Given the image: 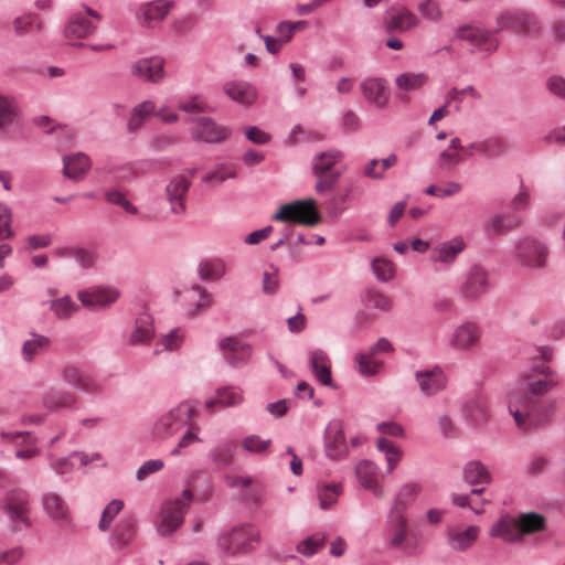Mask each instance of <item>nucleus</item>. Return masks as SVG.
Returning a JSON list of instances; mask_svg holds the SVG:
<instances>
[{
    "label": "nucleus",
    "mask_w": 565,
    "mask_h": 565,
    "mask_svg": "<svg viewBox=\"0 0 565 565\" xmlns=\"http://www.w3.org/2000/svg\"><path fill=\"white\" fill-rule=\"evenodd\" d=\"M556 383L552 380H537L529 382L522 390L513 391L509 396V411L519 428L527 427V419L532 415L536 396L546 393Z\"/></svg>",
    "instance_id": "f257e3e1"
},
{
    "label": "nucleus",
    "mask_w": 565,
    "mask_h": 565,
    "mask_svg": "<svg viewBox=\"0 0 565 565\" xmlns=\"http://www.w3.org/2000/svg\"><path fill=\"white\" fill-rule=\"evenodd\" d=\"M191 501L192 492L185 489L180 497L162 504L156 523L159 535H171L181 526Z\"/></svg>",
    "instance_id": "f03ea898"
},
{
    "label": "nucleus",
    "mask_w": 565,
    "mask_h": 565,
    "mask_svg": "<svg viewBox=\"0 0 565 565\" xmlns=\"http://www.w3.org/2000/svg\"><path fill=\"white\" fill-rule=\"evenodd\" d=\"M387 544L392 548L399 550L407 555H413L420 546L422 539L418 533L409 530L406 516L388 514Z\"/></svg>",
    "instance_id": "7ed1b4c3"
},
{
    "label": "nucleus",
    "mask_w": 565,
    "mask_h": 565,
    "mask_svg": "<svg viewBox=\"0 0 565 565\" xmlns=\"http://www.w3.org/2000/svg\"><path fill=\"white\" fill-rule=\"evenodd\" d=\"M273 220L315 226L320 222V214L316 201L308 199L281 205Z\"/></svg>",
    "instance_id": "20e7f679"
},
{
    "label": "nucleus",
    "mask_w": 565,
    "mask_h": 565,
    "mask_svg": "<svg viewBox=\"0 0 565 565\" xmlns=\"http://www.w3.org/2000/svg\"><path fill=\"white\" fill-rule=\"evenodd\" d=\"M259 540L258 531L252 525H241L220 535L218 548L227 555L247 553L252 550V542Z\"/></svg>",
    "instance_id": "39448f33"
},
{
    "label": "nucleus",
    "mask_w": 565,
    "mask_h": 565,
    "mask_svg": "<svg viewBox=\"0 0 565 565\" xmlns=\"http://www.w3.org/2000/svg\"><path fill=\"white\" fill-rule=\"evenodd\" d=\"M194 415L195 404L183 402L158 419L153 433L158 438L170 437L186 425Z\"/></svg>",
    "instance_id": "423d86ee"
},
{
    "label": "nucleus",
    "mask_w": 565,
    "mask_h": 565,
    "mask_svg": "<svg viewBox=\"0 0 565 565\" xmlns=\"http://www.w3.org/2000/svg\"><path fill=\"white\" fill-rule=\"evenodd\" d=\"M503 30H511L522 35H534L541 31V24L533 14L526 11L510 10L500 13L497 18L495 32Z\"/></svg>",
    "instance_id": "0eeeda50"
},
{
    "label": "nucleus",
    "mask_w": 565,
    "mask_h": 565,
    "mask_svg": "<svg viewBox=\"0 0 565 565\" xmlns=\"http://www.w3.org/2000/svg\"><path fill=\"white\" fill-rule=\"evenodd\" d=\"M548 256L547 246L533 237L520 239L514 249V259L527 268L544 267Z\"/></svg>",
    "instance_id": "6e6552de"
},
{
    "label": "nucleus",
    "mask_w": 565,
    "mask_h": 565,
    "mask_svg": "<svg viewBox=\"0 0 565 565\" xmlns=\"http://www.w3.org/2000/svg\"><path fill=\"white\" fill-rule=\"evenodd\" d=\"M482 337L481 327L472 321L458 324L448 335L447 344L451 350L471 352L479 348Z\"/></svg>",
    "instance_id": "1a4fd4ad"
},
{
    "label": "nucleus",
    "mask_w": 565,
    "mask_h": 565,
    "mask_svg": "<svg viewBox=\"0 0 565 565\" xmlns=\"http://www.w3.org/2000/svg\"><path fill=\"white\" fill-rule=\"evenodd\" d=\"M355 477L360 486L371 492L375 498L383 499L385 497V490L382 483L384 475L375 462L367 459L361 460L355 466Z\"/></svg>",
    "instance_id": "9d476101"
},
{
    "label": "nucleus",
    "mask_w": 565,
    "mask_h": 565,
    "mask_svg": "<svg viewBox=\"0 0 565 565\" xmlns=\"http://www.w3.org/2000/svg\"><path fill=\"white\" fill-rule=\"evenodd\" d=\"M456 38L488 53H492L498 49V41L493 32L478 24H465L459 26L456 30Z\"/></svg>",
    "instance_id": "9b49d317"
},
{
    "label": "nucleus",
    "mask_w": 565,
    "mask_h": 565,
    "mask_svg": "<svg viewBox=\"0 0 565 565\" xmlns=\"http://www.w3.org/2000/svg\"><path fill=\"white\" fill-rule=\"evenodd\" d=\"M100 20V15L92 9L85 8V12H78L71 17L66 26L65 35L67 39L77 40L90 35Z\"/></svg>",
    "instance_id": "f8f14e48"
},
{
    "label": "nucleus",
    "mask_w": 565,
    "mask_h": 565,
    "mask_svg": "<svg viewBox=\"0 0 565 565\" xmlns=\"http://www.w3.org/2000/svg\"><path fill=\"white\" fill-rule=\"evenodd\" d=\"M120 292L113 287H89L77 292V299L88 309L107 308L118 300Z\"/></svg>",
    "instance_id": "ddd939ff"
},
{
    "label": "nucleus",
    "mask_w": 565,
    "mask_h": 565,
    "mask_svg": "<svg viewBox=\"0 0 565 565\" xmlns=\"http://www.w3.org/2000/svg\"><path fill=\"white\" fill-rule=\"evenodd\" d=\"M490 288L488 271L479 266H472L467 273L466 279L461 286V295L468 300H477Z\"/></svg>",
    "instance_id": "4468645a"
},
{
    "label": "nucleus",
    "mask_w": 565,
    "mask_h": 565,
    "mask_svg": "<svg viewBox=\"0 0 565 565\" xmlns=\"http://www.w3.org/2000/svg\"><path fill=\"white\" fill-rule=\"evenodd\" d=\"M4 512L14 524L30 525L29 494L23 490H14L7 494Z\"/></svg>",
    "instance_id": "2eb2a0df"
},
{
    "label": "nucleus",
    "mask_w": 565,
    "mask_h": 565,
    "mask_svg": "<svg viewBox=\"0 0 565 565\" xmlns=\"http://www.w3.org/2000/svg\"><path fill=\"white\" fill-rule=\"evenodd\" d=\"M190 185V179L183 174L173 177L167 184L166 195L170 204V210L173 214L183 215L185 213V195Z\"/></svg>",
    "instance_id": "dca6fc26"
},
{
    "label": "nucleus",
    "mask_w": 565,
    "mask_h": 565,
    "mask_svg": "<svg viewBox=\"0 0 565 565\" xmlns=\"http://www.w3.org/2000/svg\"><path fill=\"white\" fill-rule=\"evenodd\" d=\"M172 6L173 2L167 0L143 3L137 10V21L145 28H154L164 20Z\"/></svg>",
    "instance_id": "f3484780"
},
{
    "label": "nucleus",
    "mask_w": 565,
    "mask_h": 565,
    "mask_svg": "<svg viewBox=\"0 0 565 565\" xmlns=\"http://www.w3.org/2000/svg\"><path fill=\"white\" fill-rule=\"evenodd\" d=\"M220 350L227 363L238 366L245 364L252 355V348L236 337L221 340Z\"/></svg>",
    "instance_id": "a211bd4d"
},
{
    "label": "nucleus",
    "mask_w": 565,
    "mask_h": 565,
    "mask_svg": "<svg viewBox=\"0 0 565 565\" xmlns=\"http://www.w3.org/2000/svg\"><path fill=\"white\" fill-rule=\"evenodd\" d=\"M62 376L66 383L85 393L98 394L102 392V385L95 377L74 365L65 366Z\"/></svg>",
    "instance_id": "6ab92c4d"
},
{
    "label": "nucleus",
    "mask_w": 565,
    "mask_h": 565,
    "mask_svg": "<svg viewBox=\"0 0 565 565\" xmlns=\"http://www.w3.org/2000/svg\"><path fill=\"white\" fill-rule=\"evenodd\" d=\"M224 94L243 106H252L258 97L255 86L245 81H228L223 85Z\"/></svg>",
    "instance_id": "aec40b11"
},
{
    "label": "nucleus",
    "mask_w": 565,
    "mask_h": 565,
    "mask_svg": "<svg viewBox=\"0 0 565 565\" xmlns=\"http://www.w3.org/2000/svg\"><path fill=\"white\" fill-rule=\"evenodd\" d=\"M226 484L230 488L238 489L246 501L259 503L263 495V486L250 476H231L225 477Z\"/></svg>",
    "instance_id": "412c9836"
},
{
    "label": "nucleus",
    "mask_w": 565,
    "mask_h": 565,
    "mask_svg": "<svg viewBox=\"0 0 565 565\" xmlns=\"http://www.w3.org/2000/svg\"><path fill=\"white\" fill-rule=\"evenodd\" d=\"M364 98L379 108H384L390 99V89L386 81L382 78H366L361 83Z\"/></svg>",
    "instance_id": "4be33fe9"
},
{
    "label": "nucleus",
    "mask_w": 565,
    "mask_h": 565,
    "mask_svg": "<svg viewBox=\"0 0 565 565\" xmlns=\"http://www.w3.org/2000/svg\"><path fill=\"white\" fill-rule=\"evenodd\" d=\"M416 381L422 393L426 396H431L443 391L447 383L446 375L440 367L418 371L416 373Z\"/></svg>",
    "instance_id": "5701e85b"
},
{
    "label": "nucleus",
    "mask_w": 565,
    "mask_h": 565,
    "mask_svg": "<svg viewBox=\"0 0 565 565\" xmlns=\"http://www.w3.org/2000/svg\"><path fill=\"white\" fill-rule=\"evenodd\" d=\"M131 74L142 81L157 83L163 78V62L160 58H140L131 65Z\"/></svg>",
    "instance_id": "b1692460"
},
{
    "label": "nucleus",
    "mask_w": 565,
    "mask_h": 565,
    "mask_svg": "<svg viewBox=\"0 0 565 565\" xmlns=\"http://www.w3.org/2000/svg\"><path fill=\"white\" fill-rule=\"evenodd\" d=\"M137 535V521L134 516L122 518L114 527L110 543L115 550L126 548Z\"/></svg>",
    "instance_id": "393cba45"
},
{
    "label": "nucleus",
    "mask_w": 565,
    "mask_h": 565,
    "mask_svg": "<svg viewBox=\"0 0 565 565\" xmlns=\"http://www.w3.org/2000/svg\"><path fill=\"white\" fill-rule=\"evenodd\" d=\"M42 504L45 513L58 524H68L71 522V511L66 502L55 492H49L43 495Z\"/></svg>",
    "instance_id": "a878e982"
},
{
    "label": "nucleus",
    "mask_w": 565,
    "mask_h": 565,
    "mask_svg": "<svg viewBox=\"0 0 565 565\" xmlns=\"http://www.w3.org/2000/svg\"><path fill=\"white\" fill-rule=\"evenodd\" d=\"M324 447L327 456L331 459H339L348 454L345 436L339 423L329 425Z\"/></svg>",
    "instance_id": "bb28decb"
},
{
    "label": "nucleus",
    "mask_w": 565,
    "mask_h": 565,
    "mask_svg": "<svg viewBox=\"0 0 565 565\" xmlns=\"http://www.w3.org/2000/svg\"><path fill=\"white\" fill-rule=\"evenodd\" d=\"M230 131L223 126H218L211 118L202 117L196 121L194 136L196 139L205 142H220L227 138Z\"/></svg>",
    "instance_id": "cd10ccee"
},
{
    "label": "nucleus",
    "mask_w": 565,
    "mask_h": 565,
    "mask_svg": "<svg viewBox=\"0 0 565 565\" xmlns=\"http://www.w3.org/2000/svg\"><path fill=\"white\" fill-rule=\"evenodd\" d=\"M1 438L3 441H12L18 446H26L25 449L15 451V457L19 459H31L40 455L39 448L35 447L36 440L30 433L2 431Z\"/></svg>",
    "instance_id": "c85d7f7f"
},
{
    "label": "nucleus",
    "mask_w": 565,
    "mask_h": 565,
    "mask_svg": "<svg viewBox=\"0 0 565 565\" xmlns=\"http://www.w3.org/2000/svg\"><path fill=\"white\" fill-rule=\"evenodd\" d=\"M74 460H77L79 466H86L90 462L100 461L102 455L99 452H94L92 455L84 452H73L70 457L66 458L51 459V467L57 475H66L73 471L75 468Z\"/></svg>",
    "instance_id": "c756f323"
},
{
    "label": "nucleus",
    "mask_w": 565,
    "mask_h": 565,
    "mask_svg": "<svg viewBox=\"0 0 565 565\" xmlns=\"http://www.w3.org/2000/svg\"><path fill=\"white\" fill-rule=\"evenodd\" d=\"M479 535V527L470 525L466 529L459 526L450 527L448 530L449 545L456 551H465L473 545Z\"/></svg>",
    "instance_id": "7c9ffc66"
},
{
    "label": "nucleus",
    "mask_w": 565,
    "mask_h": 565,
    "mask_svg": "<svg viewBox=\"0 0 565 565\" xmlns=\"http://www.w3.org/2000/svg\"><path fill=\"white\" fill-rule=\"evenodd\" d=\"M489 534L504 542H518L522 539L516 518L509 515L502 516L495 522L491 526Z\"/></svg>",
    "instance_id": "2f4dec72"
},
{
    "label": "nucleus",
    "mask_w": 565,
    "mask_h": 565,
    "mask_svg": "<svg viewBox=\"0 0 565 565\" xmlns=\"http://www.w3.org/2000/svg\"><path fill=\"white\" fill-rule=\"evenodd\" d=\"M419 492L420 487L417 483H406L402 486L396 493L390 514L405 516V512L413 504Z\"/></svg>",
    "instance_id": "473e14b6"
},
{
    "label": "nucleus",
    "mask_w": 565,
    "mask_h": 565,
    "mask_svg": "<svg viewBox=\"0 0 565 565\" xmlns=\"http://www.w3.org/2000/svg\"><path fill=\"white\" fill-rule=\"evenodd\" d=\"M463 481L477 488V486L489 484L492 481V477L488 468L480 461L473 460L465 465L462 470Z\"/></svg>",
    "instance_id": "72a5a7b5"
},
{
    "label": "nucleus",
    "mask_w": 565,
    "mask_h": 565,
    "mask_svg": "<svg viewBox=\"0 0 565 565\" xmlns=\"http://www.w3.org/2000/svg\"><path fill=\"white\" fill-rule=\"evenodd\" d=\"M63 161L64 174L75 181L81 180L92 167L88 156L82 152L64 157Z\"/></svg>",
    "instance_id": "f704fd0d"
},
{
    "label": "nucleus",
    "mask_w": 565,
    "mask_h": 565,
    "mask_svg": "<svg viewBox=\"0 0 565 565\" xmlns=\"http://www.w3.org/2000/svg\"><path fill=\"white\" fill-rule=\"evenodd\" d=\"M310 364L317 380L323 385H332L331 363L327 353L322 350L310 352Z\"/></svg>",
    "instance_id": "c9c22d12"
},
{
    "label": "nucleus",
    "mask_w": 565,
    "mask_h": 565,
    "mask_svg": "<svg viewBox=\"0 0 565 565\" xmlns=\"http://www.w3.org/2000/svg\"><path fill=\"white\" fill-rule=\"evenodd\" d=\"M51 340L38 333H30V338L23 342L22 358L26 362L33 361L36 356L46 353L50 350Z\"/></svg>",
    "instance_id": "e433bc0d"
},
{
    "label": "nucleus",
    "mask_w": 565,
    "mask_h": 565,
    "mask_svg": "<svg viewBox=\"0 0 565 565\" xmlns=\"http://www.w3.org/2000/svg\"><path fill=\"white\" fill-rule=\"evenodd\" d=\"M466 244L461 237H455L448 242L440 244L433 252L435 262L450 264L465 249Z\"/></svg>",
    "instance_id": "4c0bfd02"
},
{
    "label": "nucleus",
    "mask_w": 565,
    "mask_h": 565,
    "mask_svg": "<svg viewBox=\"0 0 565 565\" xmlns=\"http://www.w3.org/2000/svg\"><path fill=\"white\" fill-rule=\"evenodd\" d=\"M463 150L465 148L462 147L460 139L457 137L452 138L448 148L443 150L439 154V168L447 171L455 169L465 160V157L461 153Z\"/></svg>",
    "instance_id": "58836bf2"
},
{
    "label": "nucleus",
    "mask_w": 565,
    "mask_h": 565,
    "mask_svg": "<svg viewBox=\"0 0 565 565\" xmlns=\"http://www.w3.org/2000/svg\"><path fill=\"white\" fill-rule=\"evenodd\" d=\"M242 401V394L237 388L231 386L222 387L216 391V397L206 401L205 407L210 412H213L216 406H236L241 404Z\"/></svg>",
    "instance_id": "ea45409f"
},
{
    "label": "nucleus",
    "mask_w": 565,
    "mask_h": 565,
    "mask_svg": "<svg viewBox=\"0 0 565 565\" xmlns=\"http://www.w3.org/2000/svg\"><path fill=\"white\" fill-rule=\"evenodd\" d=\"M386 23L390 31L406 32L415 28L419 19L412 11L403 8L393 12Z\"/></svg>",
    "instance_id": "a19ab883"
},
{
    "label": "nucleus",
    "mask_w": 565,
    "mask_h": 565,
    "mask_svg": "<svg viewBox=\"0 0 565 565\" xmlns=\"http://www.w3.org/2000/svg\"><path fill=\"white\" fill-rule=\"evenodd\" d=\"M521 536L541 532L545 529V518L536 512H525L516 516Z\"/></svg>",
    "instance_id": "79ce46f5"
},
{
    "label": "nucleus",
    "mask_w": 565,
    "mask_h": 565,
    "mask_svg": "<svg viewBox=\"0 0 565 565\" xmlns=\"http://www.w3.org/2000/svg\"><path fill=\"white\" fill-rule=\"evenodd\" d=\"M153 337V320L148 313L140 315L135 323L134 331L130 335L132 344L147 343Z\"/></svg>",
    "instance_id": "37998d69"
},
{
    "label": "nucleus",
    "mask_w": 565,
    "mask_h": 565,
    "mask_svg": "<svg viewBox=\"0 0 565 565\" xmlns=\"http://www.w3.org/2000/svg\"><path fill=\"white\" fill-rule=\"evenodd\" d=\"M156 105L151 100H146L134 107L131 110L128 129L131 132L138 131L143 122L151 116L154 115Z\"/></svg>",
    "instance_id": "c03bdc74"
},
{
    "label": "nucleus",
    "mask_w": 565,
    "mask_h": 565,
    "mask_svg": "<svg viewBox=\"0 0 565 565\" xmlns=\"http://www.w3.org/2000/svg\"><path fill=\"white\" fill-rule=\"evenodd\" d=\"M12 26L17 35L23 36L33 32H40L42 20L39 14L25 13L17 17L12 22Z\"/></svg>",
    "instance_id": "a18cd8bd"
},
{
    "label": "nucleus",
    "mask_w": 565,
    "mask_h": 565,
    "mask_svg": "<svg viewBox=\"0 0 565 565\" xmlns=\"http://www.w3.org/2000/svg\"><path fill=\"white\" fill-rule=\"evenodd\" d=\"M75 403V395L71 392L63 391H50L43 398L44 406L51 411L73 407Z\"/></svg>",
    "instance_id": "49530a36"
},
{
    "label": "nucleus",
    "mask_w": 565,
    "mask_h": 565,
    "mask_svg": "<svg viewBox=\"0 0 565 565\" xmlns=\"http://www.w3.org/2000/svg\"><path fill=\"white\" fill-rule=\"evenodd\" d=\"M343 159V153L340 150H328L316 156L312 166L313 173L328 172Z\"/></svg>",
    "instance_id": "de8ad7c7"
},
{
    "label": "nucleus",
    "mask_w": 565,
    "mask_h": 565,
    "mask_svg": "<svg viewBox=\"0 0 565 565\" xmlns=\"http://www.w3.org/2000/svg\"><path fill=\"white\" fill-rule=\"evenodd\" d=\"M18 107L14 100L0 93V131L7 130L18 120Z\"/></svg>",
    "instance_id": "09e8293b"
},
{
    "label": "nucleus",
    "mask_w": 565,
    "mask_h": 565,
    "mask_svg": "<svg viewBox=\"0 0 565 565\" xmlns=\"http://www.w3.org/2000/svg\"><path fill=\"white\" fill-rule=\"evenodd\" d=\"M465 415L469 422L479 426L488 420V405L482 398H473L465 406Z\"/></svg>",
    "instance_id": "8fccbe9b"
},
{
    "label": "nucleus",
    "mask_w": 565,
    "mask_h": 565,
    "mask_svg": "<svg viewBox=\"0 0 565 565\" xmlns=\"http://www.w3.org/2000/svg\"><path fill=\"white\" fill-rule=\"evenodd\" d=\"M50 310L57 319L68 320L79 310V306L70 296H63L51 301Z\"/></svg>",
    "instance_id": "3c124183"
},
{
    "label": "nucleus",
    "mask_w": 565,
    "mask_h": 565,
    "mask_svg": "<svg viewBox=\"0 0 565 565\" xmlns=\"http://www.w3.org/2000/svg\"><path fill=\"white\" fill-rule=\"evenodd\" d=\"M376 448L383 452L387 462L386 473H391L399 463L403 452L393 443L385 438H379L376 440Z\"/></svg>",
    "instance_id": "603ef678"
},
{
    "label": "nucleus",
    "mask_w": 565,
    "mask_h": 565,
    "mask_svg": "<svg viewBox=\"0 0 565 565\" xmlns=\"http://www.w3.org/2000/svg\"><path fill=\"white\" fill-rule=\"evenodd\" d=\"M479 148L483 150L484 157L494 159L507 154L510 150V145L503 138L491 137L482 140Z\"/></svg>",
    "instance_id": "864d4df0"
},
{
    "label": "nucleus",
    "mask_w": 565,
    "mask_h": 565,
    "mask_svg": "<svg viewBox=\"0 0 565 565\" xmlns=\"http://www.w3.org/2000/svg\"><path fill=\"white\" fill-rule=\"evenodd\" d=\"M318 499L321 509L326 510L333 505L342 493L340 483H323L318 486Z\"/></svg>",
    "instance_id": "5fc2aeb1"
},
{
    "label": "nucleus",
    "mask_w": 565,
    "mask_h": 565,
    "mask_svg": "<svg viewBox=\"0 0 565 565\" xmlns=\"http://www.w3.org/2000/svg\"><path fill=\"white\" fill-rule=\"evenodd\" d=\"M427 83V75L424 73H403L395 79L398 89L404 92L416 90Z\"/></svg>",
    "instance_id": "6e6d98bb"
},
{
    "label": "nucleus",
    "mask_w": 565,
    "mask_h": 565,
    "mask_svg": "<svg viewBox=\"0 0 565 565\" xmlns=\"http://www.w3.org/2000/svg\"><path fill=\"white\" fill-rule=\"evenodd\" d=\"M371 267L373 274L381 281H390L395 276V264L385 257H375L372 260Z\"/></svg>",
    "instance_id": "4d7b16f0"
},
{
    "label": "nucleus",
    "mask_w": 565,
    "mask_h": 565,
    "mask_svg": "<svg viewBox=\"0 0 565 565\" xmlns=\"http://www.w3.org/2000/svg\"><path fill=\"white\" fill-rule=\"evenodd\" d=\"M364 302L366 307L387 312L393 307V300L385 294L370 289L364 294Z\"/></svg>",
    "instance_id": "13d9d810"
},
{
    "label": "nucleus",
    "mask_w": 565,
    "mask_h": 565,
    "mask_svg": "<svg viewBox=\"0 0 565 565\" xmlns=\"http://www.w3.org/2000/svg\"><path fill=\"white\" fill-rule=\"evenodd\" d=\"M520 222L512 216L495 215L488 224V231L494 235H504L515 230Z\"/></svg>",
    "instance_id": "bf43d9fd"
},
{
    "label": "nucleus",
    "mask_w": 565,
    "mask_h": 565,
    "mask_svg": "<svg viewBox=\"0 0 565 565\" xmlns=\"http://www.w3.org/2000/svg\"><path fill=\"white\" fill-rule=\"evenodd\" d=\"M35 124L40 127L45 134L58 132L61 136L65 137V142L71 141L74 138V131L67 126L55 125L54 121L46 116H41L35 119Z\"/></svg>",
    "instance_id": "052dcab7"
},
{
    "label": "nucleus",
    "mask_w": 565,
    "mask_h": 565,
    "mask_svg": "<svg viewBox=\"0 0 565 565\" xmlns=\"http://www.w3.org/2000/svg\"><path fill=\"white\" fill-rule=\"evenodd\" d=\"M199 274L202 279H220L225 274V264L221 259L202 262Z\"/></svg>",
    "instance_id": "680f3d73"
},
{
    "label": "nucleus",
    "mask_w": 565,
    "mask_h": 565,
    "mask_svg": "<svg viewBox=\"0 0 565 565\" xmlns=\"http://www.w3.org/2000/svg\"><path fill=\"white\" fill-rule=\"evenodd\" d=\"M124 502L121 500H113L103 510L100 520L98 522V530L106 532L117 514L122 510Z\"/></svg>",
    "instance_id": "e2e57ef3"
},
{
    "label": "nucleus",
    "mask_w": 565,
    "mask_h": 565,
    "mask_svg": "<svg viewBox=\"0 0 565 565\" xmlns=\"http://www.w3.org/2000/svg\"><path fill=\"white\" fill-rule=\"evenodd\" d=\"M358 370L362 375L371 376L379 373L382 367V361H377L371 354L359 353L355 356Z\"/></svg>",
    "instance_id": "0e129e2a"
},
{
    "label": "nucleus",
    "mask_w": 565,
    "mask_h": 565,
    "mask_svg": "<svg viewBox=\"0 0 565 565\" xmlns=\"http://www.w3.org/2000/svg\"><path fill=\"white\" fill-rule=\"evenodd\" d=\"M237 175L236 168L234 166L222 164L218 166L215 170L206 173L203 177V182L205 183H222L227 179H234Z\"/></svg>",
    "instance_id": "69168bd1"
},
{
    "label": "nucleus",
    "mask_w": 565,
    "mask_h": 565,
    "mask_svg": "<svg viewBox=\"0 0 565 565\" xmlns=\"http://www.w3.org/2000/svg\"><path fill=\"white\" fill-rule=\"evenodd\" d=\"M236 445L234 443H226L213 450V460L217 467H227L233 462Z\"/></svg>",
    "instance_id": "338daca9"
},
{
    "label": "nucleus",
    "mask_w": 565,
    "mask_h": 565,
    "mask_svg": "<svg viewBox=\"0 0 565 565\" xmlns=\"http://www.w3.org/2000/svg\"><path fill=\"white\" fill-rule=\"evenodd\" d=\"M183 335L178 329L172 330L169 334L162 337L156 344L154 353L159 354L163 351H174L180 348Z\"/></svg>",
    "instance_id": "774afa93"
}]
</instances>
